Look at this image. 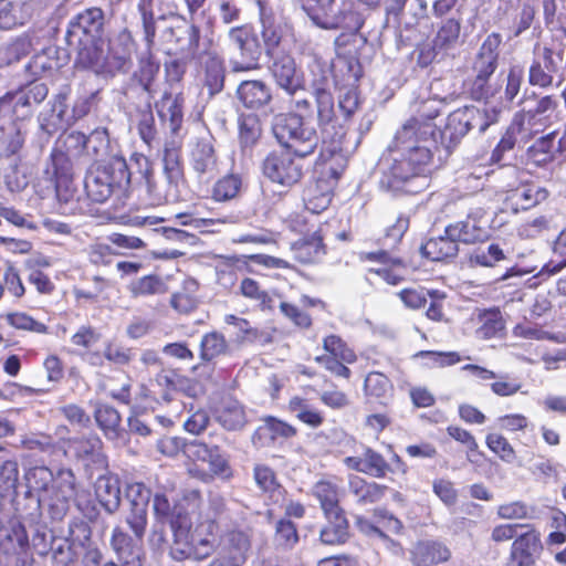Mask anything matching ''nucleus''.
<instances>
[{"label": "nucleus", "mask_w": 566, "mask_h": 566, "mask_svg": "<svg viewBox=\"0 0 566 566\" xmlns=\"http://www.w3.org/2000/svg\"><path fill=\"white\" fill-rule=\"evenodd\" d=\"M231 43L239 50L243 65L234 67L235 71L255 69L262 55V45L251 24L231 28L229 31Z\"/></svg>", "instance_id": "nucleus-18"}, {"label": "nucleus", "mask_w": 566, "mask_h": 566, "mask_svg": "<svg viewBox=\"0 0 566 566\" xmlns=\"http://www.w3.org/2000/svg\"><path fill=\"white\" fill-rule=\"evenodd\" d=\"M190 166L199 178L211 179L220 172L212 137L198 138L190 151Z\"/></svg>", "instance_id": "nucleus-20"}, {"label": "nucleus", "mask_w": 566, "mask_h": 566, "mask_svg": "<svg viewBox=\"0 0 566 566\" xmlns=\"http://www.w3.org/2000/svg\"><path fill=\"white\" fill-rule=\"evenodd\" d=\"M485 444L492 453L499 457L500 460L506 463H512L516 460V451L514 447L502 433H488L485 437Z\"/></svg>", "instance_id": "nucleus-64"}, {"label": "nucleus", "mask_w": 566, "mask_h": 566, "mask_svg": "<svg viewBox=\"0 0 566 566\" xmlns=\"http://www.w3.org/2000/svg\"><path fill=\"white\" fill-rule=\"evenodd\" d=\"M134 41L128 32H120L108 41L103 66L111 73L126 71L132 61Z\"/></svg>", "instance_id": "nucleus-25"}, {"label": "nucleus", "mask_w": 566, "mask_h": 566, "mask_svg": "<svg viewBox=\"0 0 566 566\" xmlns=\"http://www.w3.org/2000/svg\"><path fill=\"white\" fill-rule=\"evenodd\" d=\"M191 446L197 449V455L202 453L209 458V470L199 468L196 464L189 468V474L192 478L203 483H210L216 478L229 480L233 476L232 468L229 461L221 454L219 446H208L205 441L201 440L192 441Z\"/></svg>", "instance_id": "nucleus-16"}, {"label": "nucleus", "mask_w": 566, "mask_h": 566, "mask_svg": "<svg viewBox=\"0 0 566 566\" xmlns=\"http://www.w3.org/2000/svg\"><path fill=\"white\" fill-rule=\"evenodd\" d=\"M188 43L186 46L187 56L196 62H202L211 56H219L218 40L212 24L208 25L202 32L200 28L192 23L188 28Z\"/></svg>", "instance_id": "nucleus-21"}, {"label": "nucleus", "mask_w": 566, "mask_h": 566, "mask_svg": "<svg viewBox=\"0 0 566 566\" xmlns=\"http://www.w3.org/2000/svg\"><path fill=\"white\" fill-rule=\"evenodd\" d=\"M159 71V61L154 56L151 50H147L138 57L137 69L134 71L132 80L153 96L156 92L155 83Z\"/></svg>", "instance_id": "nucleus-37"}, {"label": "nucleus", "mask_w": 566, "mask_h": 566, "mask_svg": "<svg viewBox=\"0 0 566 566\" xmlns=\"http://www.w3.org/2000/svg\"><path fill=\"white\" fill-rule=\"evenodd\" d=\"M239 140L244 148L254 146L262 135V124L255 114H242L238 120Z\"/></svg>", "instance_id": "nucleus-56"}, {"label": "nucleus", "mask_w": 566, "mask_h": 566, "mask_svg": "<svg viewBox=\"0 0 566 566\" xmlns=\"http://www.w3.org/2000/svg\"><path fill=\"white\" fill-rule=\"evenodd\" d=\"M451 559V548L438 539L419 541L410 551V562L413 566H438Z\"/></svg>", "instance_id": "nucleus-22"}, {"label": "nucleus", "mask_w": 566, "mask_h": 566, "mask_svg": "<svg viewBox=\"0 0 566 566\" xmlns=\"http://www.w3.org/2000/svg\"><path fill=\"white\" fill-rule=\"evenodd\" d=\"M300 541L297 526L292 520L281 517L276 521L274 527V542L277 546L291 549Z\"/></svg>", "instance_id": "nucleus-61"}, {"label": "nucleus", "mask_w": 566, "mask_h": 566, "mask_svg": "<svg viewBox=\"0 0 566 566\" xmlns=\"http://www.w3.org/2000/svg\"><path fill=\"white\" fill-rule=\"evenodd\" d=\"M156 106L160 120L168 122L171 134L177 135L184 123L185 98L182 94L172 96L171 93L165 92Z\"/></svg>", "instance_id": "nucleus-33"}, {"label": "nucleus", "mask_w": 566, "mask_h": 566, "mask_svg": "<svg viewBox=\"0 0 566 566\" xmlns=\"http://www.w3.org/2000/svg\"><path fill=\"white\" fill-rule=\"evenodd\" d=\"M128 291L133 297H149L167 293L168 286L158 274H148L130 282Z\"/></svg>", "instance_id": "nucleus-49"}, {"label": "nucleus", "mask_w": 566, "mask_h": 566, "mask_svg": "<svg viewBox=\"0 0 566 566\" xmlns=\"http://www.w3.org/2000/svg\"><path fill=\"white\" fill-rule=\"evenodd\" d=\"M241 187L242 178L239 174H227L213 184L211 199L216 202L232 200L239 195Z\"/></svg>", "instance_id": "nucleus-54"}, {"label": "nucleus", "mask_w": 566, "mask_h": 566, "mask_svg": "<svg viewBox=\"0 0 566 566\" xmlns=\"http://www.w3.org/2000/svg\"><path fill=\"white\" fill-rule=\"evenodd\" d=\"M237 95L240 102L251 109H259L272 99L270 87L258 80L243 81L237 90Z\"/></svg>", "instance_id": "nucleus-39"}, {"label": "nucleus", "mask_w": 566, "mask_h": 566, "mask_svg": "<svg viewBox=\"0 0 566 566\" xmlns=\"http://www.w3.org/2000/svg\"><path fill=\"white\" fill-rule=\"evenodd\" d=\"M469 132L476 129L484 133L491 125L499 120V112L494 108H479L476 106H463Z\"/></svg>", "instance_id": "nucleus-51"}, {"label": "nucleus", "mask_w": 566, "mask_h": 566, "mask_svg": "<svg viewBox=\"0 0 566 566\" xmlns=\"http://www.w3.org/2000/svg\"><path fill=\"white\" fill-rule=\"evenodd\" d=\"M261 168L271 182L292 188L304 179L308 165L306 158L279 147L266 154Z\"/></svg>", "instance_id": "nucleus-7"}, {"label": "nucleus", "mask_w": 566, "mask_h": 566, "mask_svg": "<svg viewBox=\"0 0 566 566\" xmlns=\"http://www.w3.org/2000/svg\"><path fill=\"white\" fill-rule=\"evenodd\" d=\"M130 184L128 165L123 157H112L108 161L95 164L84 180L86 198L92 202L104 203L113 195L122 197Z\"/></svg>", "instance_id": "nucleus-5"}, {"label": "nucleus", "mask_w": 566, "mask_h": 566, "mask_svg": "<svg viewBox=\"0 0 566 566\" xmlns=\"http://www.w3.org/2000/svg\"><path fill=\"white\" fill-rule=\"evenodd\" d=\"M217 525L213 521H206L195 526L192 531H187L185 537H188L193 548L195 559L201 560L209 557L216 547L214 530Z\"/></svg>", "instance_id": "nucleus-30"}, {"label": "nucleus", "mask_w": 566, "mask_h": 566, "mask_svg": "<svg viewBox=\"0 0 566 566\" xmlns=\"http://www.w3.org/2000/svg\"><path fill=\"white\" fill-rule=\"evenodd\" d=\"M293 260L304 266L319 264L328 252L325 233L321 227L306 233L290 244Z\"/></svg>", "instance_id": "nucleus-17"}, {"label": "nucleus", "mask_w": 566, "mask_h": 566, "mask_svg": "<svg viewBox=\"0 0 566 566\" xmlns=\"http://www.w3.org/2000/svg\"><path fill=\"white\" fill-rule=\"evenodd\" d=\"M348 491L358 505H371L380 502L389 491V486L357 474H350L347 481Z\"/></svg>", "instance_id": "nucleus-28"}, {"label": "nucleus", "mask_w": 566, "mask_h": 566, "mask_svg": "<svg viewBox=\"0 0 566 566\" xmlns=\"http://www.w3.org/2000/svg\"><path fill=\"white\" fill-rule=\"evenodd\" d=\"M388 448L392 451L390 461L382 453L374 448L363 444L361 455H349L344 458V465L352 471L363 473L375 479H385L390 474L408 472V465L402 458L392 450V446Z\"/></svg>", "instance_id": "nucleus-8"}, {"label": "nucleus", "mask_w": 566, "mask_h": 566, "mask_svg": "<svg viewBox=\"0 0 566 566\" xmlns=\"http://www.w3.org/2000/svg\"><path fill=\"white\" fill-rule=\"evenodd\" d=\"M446 430L451 439L465 448L468 461L478 463L483 458L484 453L480 450L479 443L471 431L454 424L448 426Z\"/></svg>", "instance_id": "nucleus-55"}, {"label": "nucleus", "mask_w": 566, "mask_h": 566, "mask_svg": "<svg viewBox=\"0 0 566 566\" xmlns=\"http://www.w3.org/2000/svg\"><path fill=\"white\" fill-rule=\"evenodd\" d=\"M43 175L45 180L54 186L59 199L67 201L72 197L74 192V171L66 151L57 147L52 148Z\"/></svg>", "instance_id": "nucleus-11"}, {"label": "nucleus", "mask_w": 566, "mask_h": 566, "mask_svg": "<svg viewBox=\"0 0 566 566\" xmlns=\"http://www.w3.org/2000/svg\"><path fill=\"white\" fill-rule=\"evenodd\" d=\"M446 233L464 244L485 242L491 237L488 212L482 208L473 209L468 213L465 220L448 224Z\"/></svg>", "instance_id": "nucleus-13"}, {"label": "nucleus", "mask_w": 566, "mask_h": 566, "mask_svg": "<svg viewBox=\"0 0 566 566\" xmlns=\"http://www.w3.org/2000/svg\"><path fill=\"white\" fill-rule=\"evenodd\" d=\"M248 262H252L256 265H261L266 269H286V270H293L294 265L290 263L289 261L272 256L269 254L263 253H256V254H249L244 255L242 258L232 255L228 256L226 261V265L229 268H240V264L247 265Z\"/></svg>", "instance_id": "nucleus-50"}, {"label": "nucleus", "mask_w": 566, "mask_h": 566, "mask_svg": "<svg viewBox=\"0 0 566 566\" xmlns=\"http://www.w3.org/2000/svg\"><path fill=\"white\" fill-rule=\"evenodd\" d=\"M55 473L45 465L29 468L24 473L28 489L44 499Z\"/></svg>", "instance_id": "nucleus-57"}, {"label": "nucleus", "mask_w": 566, "mask_h": 566, "mask_svg": "<svg viewBox=\"0 0 566 566\" xmlns=\"http://www.w3.org/2000/svg\"><path fill=\"white\" fill-rule=\"evenodd\" d=\"M78 491L80 483L74 472L69 468H61L55 472L44 500L52 511L64 514L70 503L76 500Z\"/></svg>", "instance_id": "nucleus-14"}, {"label": "nucleus", "mask_w": 566, "mask_h": 566, "mask_svg": "<svg viewBox=\"0 0 566 566\" xmlns=\"http://www.w3.org/2000/svg\"><path fill=\"white\" fill-rule=\"evenodd\" d=\"M340 479L336 475H324L312 486V495L318 502L323 514L344 509Z\"/></svg>", "instance_id": "nucleus-26"}, {"label": "nucleus", "mask_w": 566, "mask_h": 566, "mask_svg": "<svg viewBox=\"0 0 566 566\" xmlns=\"http://www.w3.org/2000/svg\"><path fill=\"white\" fill-rule=\"evenodd\" d=\"M238 295L255 302L261 311H271L273 308V298L270 293L264 290L259 281L245 276L239 284Z\"/></svg>", "instance_id": "nucleus-47"}, {"label": "nucleus", "mask_w": 566, "mask_h": 566, "mask_svg": "<svg viewBox=\"0 0 566 566\" xmlns=\"http://www.w3.org/2000/svg\"><path fill=\"white\" fill-rule=\"evenodd\" d=\"M164 170L169 182L176 186L185 180L184 163L180 147H165Z\"/></svg>", "instance_id": "nucleus-59"}, {"label": "nucleus", "mask_w": 566, "mask_h": 566, "mask_svg": "<svg viewBox=\"0 0 566 566\" xmlns=\"http://www.w3.org/2000/svg\"><path fill=\"white\" fill-rule=\"evenodd\" d=\"M111 546L123 566H142L143 539L130 536L120 526H115L111 536Z\"/></svg>", "instance_id": "nucleus-24"}, {"label": "nucleus", "mask_w": 566, "mask_h": 566, "mask_svg": "<svg viewBox=\"0 0 566 566\" xmlns=\"http://www.w3.org/2000/svg\"><path fill=\"white\" fill-rule=\"evenodd\" d=\"M410 226V218L406 213H399L390 226L385 230L384 249L378 251L364 252L360 260L373 263L367 269L368 275H376L389 285H398L405 281L406 262L402 258L392 254L400 245Z\"/></svg>", "instance_id": "nucleus-3"}, {"label": "nucleus", "mask_w": 566, "mask_h": 566, "mask_svg": "<svg viewBox=\"0 0 566 566\" xmlns=\"http://www.w3.org/2000/svg\"><path fill=\"white\" fill-rule=\"evenodd\" d=\"M25 144V132L15 120L0 125V163L19 157Z\"/></svg>", "instance_id": "nucleus-38"}, {"label": "nucleus", "mask_w": 566, "mask_h": 566, "mask_svg": "<svg viewBox=\"0 0 566 566\" xmlns=\"http://www.w3.org/2000/svg\"><path fill=\"white\" fill-rule=\"evenodd\" d=\"M523 528L526 531L512 542L503 566H536L541 558L544 551L541 532L533 524H525Z\"/></svg>", "instance_id": "nucleus-12"}, {"label": "nucleus", "mask_w": 566, "mask_h": 566, "mask_svg": "<svg viewBox=\"0 0 566 566\" xmlns=\"http://www.w3.org/2000/svg\"><path fill=\"white\" fill-rule=\"evenodd\" d=\"M272 59L273 62L270 66V71L281 88L291 96L304 88L303 75L297 73L293 56L290 54H281Z\"/></svg>", "instance_id": "nucleus-23"}, {"label": "nucleus", "mask_w": 566, "mask_h": 566, "mask_svg": "<svg viewBox=\"0 0 566 566\" xmlns=\"http://www.w3.org/2000/svg\"><path fill=\"white\" fill-rule=\"evenodd\" d=\"M226 74L227 69L221 55L211 56L199 62L198 78L210 97L219 94L224 88Z\"/></svg>", "instance_id": "nucleus-29"}, {"label": "nucleus", "mask_w": 566, "mask_h": 566, "mask_svg": "<svg viewBox=\"0 0 566 566\" xmlns=\"http://www.w3.org/2000/svg\"><path fill=\"white\" fill-rule=\"evenodd\" d=\"M392 390L390 379L380 371H370L364 381V394L370 398H385Z\"/></svg>", "instance_id": "nucleus-63"}, {"label": "nucleus", "mask_w": 566, "mask_h": 566, "mask_svg": "<svg viewBox=\"0 0 566 566\" xmlns=\"http://www.w3.org/2000/svg\"><path fill=\"white\" fill-rule=\"evenodd\" d=\"M153 507L158 520L168 522L171 528H180L189 522L188 515L185 513H176L168 497L164 493H156L153 500Z\"/></svg>", "instance_id": "nucleus-52"}, {"label": "nucleus", "mask_w": 566, "mask_h": 566, "mask_svg": "<svg viewBox=\"0 0 566 566\" xmlns=\"http://www.w3.org/2000/svg\"><path fill=\"white\" fill-rule=\"evenodd\" d=\"M421 255L433 262H448L459 253V241L446 233L428 239L420 248Z\"/></svg>", "instance_id": "nucleus-32"}, {"label": "nucleus", "mask_w": 566, "mask_h": 566, "mask_svg": "<svg viewBox=\"0 0 566 566\" xmlns=\"http://www.w3.org/2000/svg\"><path fill=\"white\" fill-rule=\"evenodd\" d=\"M556 137L557 133L552 132L538 138L526 150L527 161L537 167H543L552 163L555 159L556 154L560 150L562 139L556 142Z\"/></svg>", "instance_id": "nucleus-40"}, {"label": "nucleus", "mask_w": 566, "mask_h": 566, "mask_svg": "<svg viewBox=\"0 0 566 566\" xmlns=\"http://www.w3.org/2000/svg\"><path fill=\"white\" fill-rule=\"evenodd\" d=\"M496 69V66L474 62L473 71L475 72V76L467 84L468 92L473 99H488L493 95L490 78Z\"/></svg>", "instance_id": "nucleus-45"}, {"label": "nucleus", "mask_w": 566, "mask_h": 566, "mask_svg": "<svg viewBox=\"0 0 566 566\" xmlns=\"http://www.w3.org/2000/svg\"><path fill=\"white\" fill-rule=\"evenodd\" d=\"M104 27V12L92 7L78 13L70 21L65 34L67 46L75 51L78 59L90 66L98 65L102 51L98 49Z\"/></svg>", "instance_id": "nucleus-4"}, {"label": "nucleus", "mask_w": 566, "mask_h": 566, "mask_svg": "<svg viewBox=\"0 0 566 566\" xmlns=\"http://www.w3.org/2000/svg\"><path fill=\"white\" fill-rule=\"evenodd\" d=\"M253 478L258 488L273 502L285 500L286 489L280 483L275 471L266 464H256L253 468Z\"/></svg>", "instance_id": "nucleus-42"}, {"label": "nucleus", "mask_w": 566, "mask_h": 566, "mask_svg": "<svg viewBox=\"0 0 566 566\" xmlns=\"http://www.w3.org/2000/svg\"><path fill=\"white\" fill-rule=\"evenodd\" d=\"M94 418L96 424L105 436H117L122 417L114 407L107 403H98L94 410Z\"/></svg>", "instance_id": "nucleus-58"}, {"label": "nucleus", "mask_w": 566, "mask_h": 566, "mask_svg": "<svg viewBox=\"0 0 566 566\" xmlns=\"http://www.w3.org/2000/svg\"><path fill=\"white\" fill-rule=\"evenodd\" d=\"M517 135H522V138L525 139L531 138L526 136V127L521 123V119L514 115L510 126L492 151L491 160L493 163H500L504 154L514 148Z\"/></svg>", "instance_id": "nucleus-48"}, {"label": "nucleus", "mask_w": 566, "mask_h": 566, "mask_svg": "<svg viewBox=\"0 0 566 566\" xmlns=\"http://www.w3.org/2000/svg\"><path fill=\"white\" fill-rule=\"evenodd\" d=\"M548 191L533 184L522 185L506 197V203L514 212L525 211L546 200Z\"/></svg>", "instance_id": "nucleus-36"}, {"label": "nucleus", "mask_w": 566, "mask_h": 566, "mask_svg": "<svg viewBox=\"0 0 566 566\" xmlns=\"http://www.w3.org/2000/svg\"><path fill=\"white\" fill-rule=\"evenodd\" d=\"M19 485V463L17 460H6L0 465V496L17 494Z\"/></svg>", "instance_id": "nucleus-60"}, {"label": "nucleus", "mask_w": 566, "mask_h": 566, "mask_svg": "<svg viewBox=\"0 0 566 566\" xmlns=\"http://www.w3.org/2000/svg\"><path fill=\"white\" fill-rule=\"evenodd\" d=\"M558 106L556 96L545 95L537 101L533 109L517 112L515 116L526 127V136L533 137L560 120Z\"/></svg>", "instance_id": "nucleus-15"}, {"label": "nucleus", "mask_w": 566, "mask_h": 566, "mask_svg": "<svg viewBox=\"0 0 566 566\" xmlns=\"http://www.w3.org/2000/svg\"><path fill=\"white\" fill-rule=\"evenodd\" d=\"M251 549L249 535L239 530L229 531L226 534L220 554L234 566H243L247 563Z\"/></svg>", "instance_id": "nucleus-35"}, {"label": "nucleus", "mask_w": 566, "mask_h": 566, "mask_svg": "<svg viewBox=\"0 0 566 566\" xmlns=\"http://www.w3.org/2000/svg\"><path fill=\"white\" fill-rule=\"evenodd\" d=\"M334 0H307L302 4L310 19L319 28L333 30L338 28V21L333 13Z\"/></svg>", "instance_id": "nucleus-44"}, {"label": "nucleus", "mask_w": 566, "mask_h": 566, "mask_svg": "<svg viewBox=\"0 0 566 566\" xmlns=\"http://www.w3.org/2000/svg\"><path fill=\"white\" fill-rule=\"evenodd\" d=\"M548 526L551 532L546 536L548 548L566 543V514L558 509H553L549 515Z\"/></svg>", "instance_id": "nucleus-62"}, {"label": "nucleus", "mask_w": 566, "mask_h": 566, "mask_svg": "<svg viewBox=\"0 0 566 566\" xmlns=\"http://www.w3.org/2000/svg\"><path fill=\"white\" fill-rule=\"evenodd\" d=\"M96 500L109 514L116 512L120 505V481L116 474L99 475L94 484Z\"/></svg>", "instance_id": "nucleus-31"}, {"label": "nucleus", "mask_w": 566, "mask_h": 566, "mask_svg": "<svg viewBox=\"0 0 566 566\" xmlns=\"http://www.w3.org/2000/svg\"><path fill=\"white\" fill-rule=\"evenodd\" d=\"M210 410L214 420L227 431H240L248 423L245 406L233 395H221Z\"/></svg>", "instance_id": "nucleus-19"}, {"label": "nucleus", "mask_w": 566, "mask_h": 566, "mask_svg": "<svg viewBox=\"0 0 566 566\" xmlns=\"http://www.w3.org/2000/svg\"><path fill=\"white\" fill-rule=\"evenodd\" d=\"M325 354L315 358L316 363L338 378L348 380L352 370L346 366L357 360L355 350L336 334H329L323 338Z\"/></svg>", "instance_id": "nucleus-9"}, {"label": "nucleus", "mask_w": 566, "mask_h": 566, "mask_svg": "<svg viewBox=\"0 0 566 566\" xmlns=\"http://www.w3.org/2000/svg\"><path fill=\"white\" fill-rule=\"evenodd\" d=\"M30 542L23 523L15 516L0 518V563L29 557Z\"/></svg>", "instance_id": "nucleus-10"}, {"label": "nucleus", "mask_w": 566, "mask_h": 566, "mask_svg": "<svg viewBox=\"0 0 566 566\" xmlns=\"http://www.w3.org/2000/svg\"><path fill=\"white\" fill-rule=\"evenodd\" d=\"M439 115V109L422 112L397 132L396 155L380 178L384 189L395 195L420 192L418 180L431 174L434 154L439 149L437 125L433 123Z\"/></svg>", "instance_id": "nucleus-1"}, {"label": "nucleus", "mask_w": 566, "mask_h": 566, "mask_svg": "<svg viewBox=\"0 0 566 566\" xmlns=\"http://www.w3.org/2000/svg\"><path fill=\"white\" fill-rule=\"evenodd\" d=\"M287 411L300 422L312 429H317L325 422L324 412L310 398L295 395L287 402Z\"/></svg>", "instance_id": "nucleus-34"}, {"label": "nucleus", "mask_w": 566, "mask_h": 566, "mask_svg": "<svg viewBox=\"0 0 566 566\" xmlns=\"http://www.w3.org/2000/svg\"><path fill=\"white\" fill-rule=\"evenodd\" d=\"M228 343L222 333L212 331L206 333L200 342L199 357L203 363H209L228 352Z\"/></svg>", "instance_id": "nucleus-53"}, {"label": "nucleus", "mask_w": 566, "mask_h": 566, "mask_svg": "<svg viewBox=\"0 0 566 566\" xmlns=\"http://www.w3.org/2000/svg\"><path fill=\"white\" fill-rule=\"evenodd\" d=\"M56 53L57 50L51 46L38 52L25 65V73L30 77L36 80L61 69L62 64L60 63V59L56 56Z\"/></svg>", "instance_id": "nucleus-43"}, {"label": "nucleus", "mask_w": 566, "mask_h": 566, "mask_svg": "<svg viewBox=\"0 0 566 566\" xmlns=\"http://www.w3.org/2000/svg\"><path fill=\"white\" fill-rule=\"evenodd\" d=\"M326 524L319 532V541L329 546H340L346 544L350 534V524L344 509L323 514Z\"/></svg>", "instance_id": "nucleus-27"}, {"label": "nucleus", "mask_w": 566, "mask_h": 566, "mask_svg": "<svg viewBox=\"0 0 566 566\" xmlns=\"http://www.w3.org/2000/svg\"><path fill=\"white\" fill-rule=\"evenodd\" d=\"M272 129L280 147L306 159L322 146V136L316 128L307 125L304 117L295 112L276 115Z\"/></svg>", "instance_id": "nucleus-6"}, {"label": "nucleus", "mask_w": 566, "mask_h": 566, "mask_svg": "<svg viewBox=\"0 0 566 566\" xmlns=\"http://www.w3.org/2000/svg\"><path fill=\"white\" fill-rule=\"evenodd\" d=\"M468 133L463 107L457 108L448 115L442 129L437 128V136L439 135L440 143L447 148L454 147Z\"/></svg>", "instance_id": "nucleus-41"}, {"label": "nucleus", "mask_w": 566, "mask_h": 566, "mask_svg": "<svg viewBox=\"0 0 566 566\" xmlns=\"http://www.w3.org/2000/svg\"><path fill=\"white\" fill-rule=\"evenodd\" d=\"M314 95L322 146L315 160L317 176L305 206L311 212L321 213L332 203L339 180L348 167V156L343 147L347 127L336 114L331 92L316 88Z\"/></svg>", "instance_id": "nucleus-2"}, {"label": "nucleus", "mask_w": 566, "mask_h": 566, "mask_svg": "<svg viewBox=\"0 0 566 566\" xmlns=\"http://www.w3.org/2000/svg\"><path fill=\"white\" fill-rule=\"evenodd\" d=\"M479 327L476 333L483 339H491L503 334L505 319L499 307L480 310L478 313Z\"/></svg>", "instance_id": "nucleus-46"}]
</instances>
